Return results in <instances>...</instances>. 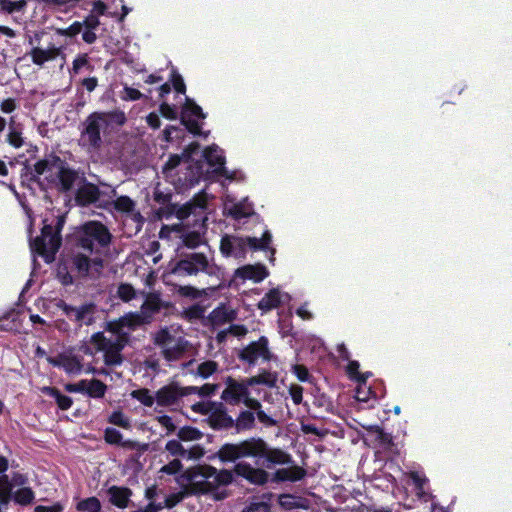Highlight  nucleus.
<instances>
[{
  "label": "nucleus",
  "mask_w": 512,
  "mask_h": 512,
  "mask_svg": "<svg viewBox=\"0 0 512 512\" xmlns=\"http://www.w3.org/2000/svg\"><path fill=\"white\" fill-rule=\"evenodd\" d=\"M183 468V465L179 459H173L168 464L161 468V472L167 475H175L179 473Z\"/></svg>",
  "instance_id": "59"
},
{
  "label": "nucleus",
  "mask_w": 512,
  "mask_h": 512,
  "mask_svg": "<svg viewBox=\"0 0 512 512\" xmlns=\"http://www.w3.org/2000/svg\"><path fill=\"white\" fill-rule=\"evenodd\" d=\"M206 115L202 108L194 100L186 97L180 113V123L185 129L194 136L205 135L199 119H205Z\"/></svg>",
  "instance_id": "10"
},
{
  "label": "nucleus",
  "mask_w": 512,
  "mask_h": 512,
  "mask_svg": "<svg viewBox=\"0 0 512 512\" xmlns=\"http://www.w3.org/2000/svg\"><path fill=\"white\" fill-rule=\"evenodd\" d=\"M7 142L14 148L22 147L24 144L22 133L14 129L11 130L7 135Z\"/></svg>",
  "instance_id": "61"
},
{
  "label": "nucleus",
  "mask_w": 512,
  "mask_h": 512,
  "mask_svg": "<svg viewBox=\"0 0 512 512\" xmlns=\"http://www.w3.org/2000/svg\"><path fill=\"white\" fill-rule=\"evenodd\" d=\"M206 421L209 427L215 431L233 429V418L227 413V409L222 403L217 404Z\"/></svg>",
  "instance_id": "16"
},
{
  "label": "nucleus",
  "mask_w": 512,
  "mask_h": 512,
  "mask_svg": "<svg viewBox=\"0 0 512 512\" xmlns=\"http://www.w3.org/2000/svg\"><path fill=\"white\" fill-rule=\"evenodd\" d=\"M218 364L215 361L208 360L199 364L197 374L206 379L217 371Z\"/></svg>",
  "instance_id": "48"
},
{
  "label": "nucleus",
  "mask_w": 512,
  "mask_h": 512,
  "mask_svg": "<svg viewBox=\"0 0 512 512\" xmlns=\"http://www.w3.org/2000/svg\"><path fill=\"white\" fill-rule=\"evenodd\" d=\"M410 479L412 480V483L415 486V489L417 491V494L419 496H423L425 494V486L428 483V479L424 475H420L418 472H411L410 473Z\"/></svg>",
  "instance_id": "51"
},
{
  "label": "nucleus",
  "mask_w": 512,
  "mask_h": 512,
  "mask_svg": "<svg viewBox=\"0 0 512 512\" xmlns=\"http://www.w3.org/2000/svg\"><path fill=\"white\" fill-rule=\"evenodd\" d=\"M165 450L172 456L186 457V449L179 440H169L165 445Z\"/></svg>",
  "instance_id": "47"
},
{
  "label": "nucleus",
  "mask_w": 512,
  "mask_h": 512,
  "mask_svg": "<svg viewBox=\"0 0 512 512\" xmlns=\"http://www.w3.org/2000/svg\"><path fill=\"white\" fill-rule=\"evenodd\" d=\"M177 436L180 441H195L203 437V433L192 426H184L178 430Z\"/></svg>",
  "instance_id": "41"
},
{
  "label": "nucleus",
  "mask_w": 512,
  "mask_h": 512,
  "mask_svg": "<svg viewBox=\"0 0 512 512\" xmlns=\"http://www.w3.org/2000/svg\"><path fill=\"white\" fill-rule=\"evenodd\" d=\"M149 322L146 321V318L142 313H129L119 319V326L120 327H127L129 329H136L137 327L148 324Z\"/></svg>",
  "instance_id": "35"
},
{
  "label": "nucleus",
  "mask_w": 512,
  "mask_h": 512,
  "mask_svg": "<svg viewBox=\"0 0 512 512\" xmlns=\"http://www.w3.org/2000/svg\"><path fill=\"white\" fill-rule=\"evenodd\" d=\"M83 31V23L75 21L69 27L62 30V35L66 37H75L78 34L83 33Z\"/></svg>",
  "instance_id": "64"
},
{
  "label": "nucleus",
  "mask_w": 512,
  "mask_h": 512,
  "mask_svg": "<svg viewBox=\"0 0 512 512\" xmlns=\"http://www.w3.org/2000/svg\"><path fill=\"white\" fill-rule=\"evenodd\" d=\"M253 207L251 204H247L245 201H241L233 204L228 209V215L235 220H241L248 218L253 214Z\"/></svg>",
  "instance_id": "32"
},
{
  "label": "nucleus",
  "mask_w": 512,
  "mask_h": 512,
  "mask_svg": "<svg viewBox=\"0 0 512 512\" xmlns=\"http://www.w3.org/2000/svg\"><path fill=\"white\" fill-rule=\"evenodd\" d=\"M203 167L200 162H188L185 171L177 173L172 183L178 192H184L197 185L202 177Z\"/></svg>",
  "instance_id": "12"
},
{
  "label": "nucleus",
  "mask_w": 512,
  "mask_h": 512,
  "mask_svg": "<svg viewBox=\"0 0 512 512\" xmlns=\"http://www.w3.org/2000/svg\"><path fill=\"white\" fill-rule=\"evenodd\" d=\"M85 236L89 237L92 244L95 243L101 247L106 248L111 244L112 234L108 227L100 221H87L81 225Z\"/></svg>",
  "instance_id": "14"
},
{
  "label": "nucleus",
  "mask_w": 512,
  "mask_h": 512,
  "mask_svg": "<svg viewBox=\"0 0 512 512\" xmlns=\"http://www.w3.org/2000/svg\"><path fill=\"white\" fill-rule=\"evenodd\" d=\"M220 251L223 256L229 257L234 252V236L224 235L220 241Z\"/></svg>",
  "instance_id": "53"
},
{
  "label": "nucleus",
  "mask_w": 512,
  "mask_h": 512,
  "mask_svg": "<svg viewBox=\"0 0 512 512\" xmlns=\"http://www.w3.org/2000/svg\"><path fill=\"white\" fill-rule=\"evenodd\" d=\"M203 157L206 162L212 166L216 167L215 172L221 176H227V169L225 168V157L222 155V150L216 146L212 145L204 149Z\"/></svg>",
  "instance_id": "19"
},
{
  "label": "nucleus",
  "mask_w": 512,
  "mask_h": 512,
  "mask_svg": "<svg viewBox=\"0 0 512 512\" xmlns=\"http://www.w3.org/2000/svg\"><path fill=\"white\" fill-rule=\"evenodd\" d=\"M43 391L48 396L54 398L59 409L68 410L71 408L73 404L72 398L62 394L56 387H45Z\"/></svg>",
  "instance_id": "30"
},
{
  "label": "nucleus",
  "mask_w": 512,
  "mask_h": 512,
  "mask_svg": "<svg viewBox=\"0 0 512 512\" xmlns=\"http://www.w3.org/2000/svg\"><path fill=\"white\" fill-rule=\"evenodd\" d=\"M237 357L241 362L247 363L249 366H255L260 358L263 361H271L273 353L269 348L268 338L261 336L258 340L250 342L238 352Z\"/></svg>",
  "instance_id": "9"
},
{
  "label": "nucleus",
  "mask_w": 512,
  "mask_h": 512,
  "mask_svg": "<svg viewBox=\"0 0 512 512\" xmlns=\"http://www.w3.org/2000/svg\"><path fill=\"white\" fill-rule=\"evenodd\" d=\"M256 427L255 414L250 410H242L236 419H233V429L236 434L251 431Z\"/></svg>",
  "instance_id": "22"
},
{
  "label": "nucleus",
  "mask_w": 512,
  "mask_h": 512,
  "mask_svg": "<svg viewBox=\"0 0 512 512\" xmlns=\"http://www.w3.org/2000/svg\"><path fill=\"white\" fill-rule=\"evenodd\" d=\"M177 293L181 297L190 298V299H198V298H201L205 294L204 290H199L196 287L191 286V285L179 286L177 288Z\"/></svg>",
  "instance_id": "44"
},
{
  "label": "nucleus",
  "mask_w": 512,
  "mask_h": 512,
  "mask_svg": "<svg viewBox=\"0 0 512 512\" xmlns=\"http://www.w3.org/2000/svg\"><path fill=\"white\" fill-rule=\"evenodd\" d=\"M282 303V293L278 288L270 289L263 298L258 302L257 306L262 312L266 313L278 308Z\"/></svg>",
  "instance_id": "24"
},
{
  "label": "nucleus",
  "mask_w": 512,
  "mask_h": 512,
  "mask_svg": "<svg viewBox=\"0 0 512 512\" xmlns=\"http://www.w3.org/2000/svg\"><path fill=\"white\" fill-rule=\"evenodd\" d=\"M90 344L96 349V352H103V360L106 366H119L123 363L122 347L112 343V339L107 338L104 332H96L90 337Z\"/></svg>",
  "instance_id": "8"
},
{
  "label": "nucleus",
  "mask_w": 512,
  "mask_h": 512,
  "mask_svg": "<svg viewBox=\"0 0 512 512\" xmlns=\"http://www.w3.org/2000/svg\"><path fill=\"white\" fill-rule=\"evenodd\" d=\"M58 55L59 48L54 46L46 50L34 47L30 51L32 62L38 66H42L45 62L55 59Z\"/></svg>",
  "instance_id": "27"
},
{
  "label": "nucleus",
  "mask_w": 512,
  "mask_h": 512,
  "mask_svg": "<svg viewBox=\"0 0 512 512\" xmlns=\"http://www.w3.org/2000/svg\"><path fill=\"white\" fill-rule=\"evenodd\" d=\"M234 463L232 470L221 469L217 470L215 480L216 489L219 486H227L234 481V475L247 481L251 485L265 486L269 483V472L263 468L253 466L245 459L237 460Z\"/></svg>",
  "instance_id": "6"
},
{
  "label": "nucleus",
  "mask_w": 512,
  "mask_h": 512,
  "mask_svg": "<svg viewBox=\"0 0 512 512\" xmlns=\"http://www.w3.org/2000/svg\"><path fill=\"white\" fill-rule=\"evenodd\" d=\"M163 140L166 142H172L174 137L173 134L175 133V138L180 139L183 137L184 130L180 126L175 125H168L163 130Z\"/></svg>",
  "instance_id": "55"
},
{
  "label": "nucleus",
  "mask_w": 512,
  "mask_h": 512,
  "mask_svg": "<svg viewBox=\"0 0 512 512\" xmlns=\"http://www.w3.org/2000/svg\"><path fill=\"white\" fill-rule=\"evenodd\" d=\"M107 493L109 495V502L117 508L124 509L128 507L132 490L124 486H111Z\"/></svg>",
  "instance_id": "21"
},
{
  "label": "nucleus",
  "mask_w": 512,
  "mask_h": 512,
  "mask_svg": "<svg viewBox=\"0 0 512 512\" xmlns=\"http://www.w3.org/2000/svg\"><path fill=\"white\" fill-rule=\"evenodd\" d=\"M54 168L57 169L56 185L59 192H70L74 188L77 181L81 182L82 176H80L79 170L71 167L64 159H62L54 152L46 154L43 159L38 160L34 164L32 170H30V166L25 163V172L21 174V177L28 181L37 182L41 175L46 172H51Z\"/></svg>",
  "instance_id": "4"
},
{
  "label": "nucleus",
  "mask_w": 512,
  "mask_h": 512,
  "mask_svg": "<svg viewBox=\"0 0 512 512\" xmlns=\"http://www.w3.org/2000/svg\"><path fill=\"white\" fill-rule=\"evenodd\" d=\"M200 150V144L198 142H191L188 146H186L182 152V156L184 157V162L188 163L192 160L194 154H197Z\"/></svg>",
  "instance_id": "62"
},
{
  "label": "nucleus",
  "mask_w": 512,
  "mask_h": 512,
  "mask_svg": "<svg viewBox=\"0 0 512 512\" xmlns=\"http://www.w3.org/2000/svg\"><path fill=\"white\" fill-rule=\"evenodd\" d=\"M183 244L187 248L195 249L202 243V238L199 232L191 231L183 235Z\"/></svg>",
  "instance_id": "50"
},
{
  "label": "nucleus",
  "mask_w": 512,
  "mask_h": 512,
  "mask_svg": "<svg viewBox=\"0 0 512 512\" xmlns=\"http://www.w3.org/2000/svg\"><path fill=\"white\" fill-rule=\"evenodd\" d=\"M82 185L76 190L75 193V201L80 207H88L92 204H97L100 200V188L92 183L87 181L84 174L81 177Z\"/></svg>",
  "instance_id": "15"
},
{
  "label": "nucleus",
  "mask_w": 512,
  "mask_h": 512,
  "mask_svg": "<svg viewBox=\"0 0 512 512\" xmlns=\"http://www.w3.org/2000/svg\"><path fill=\"white\" fill-rule=\"evenodd\" d=\"M108 422L124 429L130 428V421L121 410L113 411L108 418Z\"/></svg>",
  "instance_id": "45"
},
{
  "label": "nucleus",
  "mask_w": 512,
  "mask_h": 512,
  "mask_svg": "<svg viewBox=\"0 0 512 512\" xmlns=\"http://www.w3.org/2000/svg\"><path fill=\"white\" fill-rule=\"evenodd\" d=\"M184 161V157L178 154H172L169 156L168 160L164 164L162 168V173L167 179H175L177 177V173H175V169L180 166V164Z\"/></svg>",
  "instance_id": "34"
},
{
  "label": "nucleus",
  "mask_w": 512,
  "mask_h": 512,
  "mask_svg": "<svg viewBox=\"0 0 512 512\" xmlns=\"http://www.w3.org/2000/svg\"><path fill=\"white\" fill-rule=\"evenodd\" d=\"M156 402L160 406H171L180 399L179 385L176 383L161 387L155 394Z\"/></svg>",
  "instance_id": "20"
},
{
  "label": "nucleus",
  "mask_w": 512,
  "mask_h": 512,
  "mask_svg": "<svg viewBox=\"0 0 512 512\" xmlns=\"http://www.w3.org/2000/svg\"><path fill=\"white\" fill-rule=\"evenodd\" d=\"M236 273L243 279H249L255 282H261L268 276V271L262 264L245 265L238 268Z\"/></svg>",
  "instance_id": "23"
},
{
  "label": "nucleus",
  "mask_w": 512,
  "mask_h": 512,
  "mask_svg": "<svg viewBox=\"0 0 512 512\" xmlns=\"http://www.w3.org/2000/svg\"><path fill=\"white\" fill-rule=\"evenodd\" d=\"M247 381L250 387L255 385H265L272 388L276 385L277 376L268 370L262 369L258 375L247 378Z\"/></svg>",
  "instance_id": "29"
},
{
  "label": "nucleus",
  "mask_w": 512,
  "mask_h": 512,
  "mask_svg": "<svg viewBox=\"0 0 512 512\" xmlns=\"http://www.w3.org/2000/svg\"><path fill=\"white\" fill-rule=\"evenodd\" d=\"M170 273L179 277L196 276L199 273L214 275L216 266L210 264L206 254L202 252L180 253L178 258L169 264Z\"/></svg>",
  "instance_id": "7"
},
{
  "label": "nucleus",
  "mask_w": 512,
  "mask_h": 512,
  "mask_svg": "<svg viewBox=\"0 0 512 512\" xmlns=\"http://www.w3.org/2000/svg\"><path fill=\"white\" fill-rule=\"evenodd\" d=\"M65 222V214L56 216L55 223H48V219H44L41 235L30 241L31 251L41 256L47 264L55 260L56 254L62 245L61 232Z\"/></svg>",
  "instance_id": "5"
},
{
  "label": "nucleus",
  "mask_w": 512,
  "mask_h": 512,
  "mask_svg": "<svg viewBox=\"0 0 512 512\" xmlns=\"http://www.w3.org/2000/svg\"><path fill=\"white\" fill-rule=\"evenodd\" d=\"M119 446H121L125 449H129V450H138L140 452H144L148 449V444L140 443L138 441H134L131 439H127V440L122 439Z\"/></svg>",
  "instance_id": "60"
},
{
  "label": "nucleus",
  "mask_w": 512,
  "mask_h": 512,
  "mask_svg": "<svg viewBox=\"0 0 512 512\" xmlns=\"http://www.w3.org/2000/svg\"><path fill=\"white\" fill-rule=\"evenodd\" d=\"M221 462H235L251 458L260 468L272 469L275 466L287 465L269 473V482H297L307 475L306 469L297 465L291 454L279 447H272L262 437H249L234 443H224L213 455Z\"/></svg>",
  "instance_id": "1"
},
{
  "label": "nucleus",
  "mask_w": 512,
  "mask_h": 512,
  "mask_svg": "<svg viewBox=\"0 0 512 512\" xmlns=\"http://www.w3.org/2000/svg\"><path fill=\"white\" fill-rule=\"evenodd\" d=\"M107 391V385L98 379H86V389L85 394H87L91 398H102L104 397L105 393Z\"/></svg>",
  "instance_id": "33"
},
{
  "label": "nucleus",
  "mask_w": 512,
  "mask_h": 512,
  "mask_svg": "<svg viewBox=\"0 0 512 512\" xmlns=\"http://www.w3.org/2000/svg\"><path fill=\"white\" fill-rule=\"evenodd\" d=\"M48 362L54 367L63 368L68 374H80L83 368L82 358L76 355L61 353L57 357H49Z\"/></svg>",
  "instance_id": "18"
},
{
  "label": "nucleus",
  "mask_w": 512,
  "mask_h": 512,
  "mask_svg": "<svg viewBox=\"0 0 512 512\" xmlns=\"http://www.w3.org/2000/svg\"><path fill=\"white\" fill-rule=\"evenodd\" d=\"M67 239L74 248L83 249L90 254L94 252V245L89 237L84 235L81 225L76 227L74 232L70 234Z\"/></svg>",
  "instance_id": "25"
},
{
  "label": "nucleus",
  "mask_w": 512,
  "mask_h": 512,
  "mask_svg": "<svg viewBox=\"0 0 512 512\" xmlns=\"http://www.w3.org/2000/svg\"><path fill=\"white\" fill-rule=\"evenodd\" d=\"M130 395L146 407H152L156 401V397L151 394L148 388L133 390Z\"/></svg>",
  "instance_id": "38"
},
{
  "label": "nucleus",
  "mask_w": 512,
  "mask_h": 512,
  "mask_svg": "<svg viewBox=\"0 0 512 512\" xmlns=\"http://www.w3.org/2000/svg\"><path fill=\"white\" fill-rule=\"evenodd\" d=\"M101 185L106 189H100V200L97 202V206L106 209L112 205L114 198L117 196V191L115 188L108 184L101 183Z\"/></svg>",
  "instance_id": "37"
},
{
  "label": "nucleus",
  "mask_w": 512,
  "mask_h": 512,
  "mask_svg": "<svg viewBox=\"0 0 512 512\" xmlns=\"http://www.w3.org/2000/svg\"><path fill=\"white\" fill-rule=\"evenodd\" d=\"M117 295L122 301L129 302L135 298L136 292L131 284L121 283L118 286Z\"/></svg>",
  "instance_id": "49"
},
{
  "label": "nucleus",
  "mask_w": 512,
  "mask_h": 512,
  "mask_svg": "<svg viewBox=\"0 0 512 512\" xmlns=\"http://www.w3.org/2000/svg\"><path fill=\"white\" fill-rule=\"evenodd\" d=\"M242 512H271V507L266 502H252Z\"/></svg>",
  "instance_id": "63"
},
{
  "label": "nucleus",
  "mask_w": 512,
  "mask_h": 512,
  "mask_svg": "<svg viewBox=\"0 0 512 512\" xmlns=\"http://www.w3.org/2000/svg\"><path fill=\"white\" fill-rule=\"evenodd\" d=\"M82 23L84 29L82 33L83 41L87 44H93L97 39L94 30L100 25L98 16L93 13L89 14Z\"/></svg>",
  "instance_id": "26"
},
{
  "label": "nucleus",
  "mask_w": 512,
  "mask_h": 512,
  "mask_svg": "<svg viewBox=\"0 0 512 512\" xmlns=\"http://www.w3.org/2000/svg\"><path fill=\"white\" fill-rule=\"evenodd\" d=\"M172 306V303L163 301L159 293H148L141 306V313L146 318V321L150 323L154 315L158 314L162 309H169Z\"/></svg>",
  "instance_id": "17"
},
{
  "label": "nucleus",
  "mask_w": 512,
  "mask_h": 512,
  "mask_svg": "<svg viewBox=\"0 0 512 512\" xmlns=\"http://www.w3.org/2000/svg\"><path fill=\"white\" fill-rule=\"evenodd\" d=\"M26 5V0H0V9L8 14L22 11L25 9Z\"/></svg>",
  "instance_id": "42"
},
{
  "label": "nucleus",
  "mask_w": 512,
  "mask_h": 512,
  "mask_svg": "<svg viewBox=\"0 0 512 512\" xmlns=\"http://www.w3.org/2000/svg\"><path fill=\"white\" fill-rule=\"evenodd\" d=\"M213 325H223L228 322H232L236 318V312L226 307L215 308L209 316Z\"/></svg>",
  "instance_id": "28"
},
{
  "label": "nucleus",
  "mask_w": 512,
  "mask_h": 512,
  "mask_svg": "<svg viewBox=\"0 0 512 512\" xmlns=\"http://www.w3.org/2000/svg\"><path fill=\"white\" fill-rule=\"evenodd\" d=\"M170 81L172 83L173 88L179 94L186 93V85L184 83L183 77L178 73L176 69H172Z\"/></svg>",
  "instance_id": "56"
},
{
  "label": "nucleus",
  "mask_w": 512,
  "mask_h": 512,
  "mask_svg": "<svg viewBox=\"0 0 512 512\" xmlns=\"http://www.w3.org/2000/svg\"><path fill=\"white\" fill-rule=\"evenodd\" d=\"M226 388L222 391L221 399L230 405H239L245 396L250 394L247 379L239 382L228 376L225 380Z\"/></svg>",
  "instance_id": "13"
},
{
  "label": "nucleus",
  "mask_w": 512,
  "mask_h": 512,
  "mask_svg": "<svg viewBox=\"0 0 512 512\" xmlns=\"http://www.w3.org/2000/svg\"><path fill=\"white\" fill-rule=\"evenodd\" d=\"M123 436L121 432L115 428L108 427L104 431V440L111 445H118L121 443Z\"/></svg>",
  "instance_id": "54"
},
{
  "label": "nucleus",
  "mask_w": 512,
  "mask_h": 512,
  "mask_svg": "<svg viewBox=\"0 0 512 512\" xmlns=\"http://www.w3.org/2000/svg\"><path fill=\"white\" fill-rule=\"evenodd\" d=\"M35 499V493L30 487H22L13 493V500L15 503L27 506Z\"/></svg>",
  "instance_id": "36"
},
{
  "label": "nucleus",
  "mask_w": 512,
  "mask_h": 512,
  "mask_svg": "<svg viewBox=\"0 0 512 512\" xmlns=\"http://www.w3.org/2000/svg\"><path fill=\"white\" fill-rule=\"evenodd\" d=\"M376 394L370 387H367V385L358 384L356 390H355V399L358 402H368L371 398L376 399Z\"/></svg>",
  "instance_id": "46"
},
{
  "label": "nucleus",
  "mask_w": 512,
  "mask_h": 512,
  "mask_svg": "<svg viewBox=\"0 0 512 512\" xmlns=\"http://www.w3.org/2000/svg\"><path fill=\"white\" fill-rule=\"evenodd\" d=\"M104 268L101 257L91 258L89 255L71 250L59 259L57 264V278L64 286L73 285L75 277L78 279H97Z\"/></svg>",
  "instance_id": "2"
},
{
  "label": "nucleus",
  "mask_w": 512,
  "mask_h": 512,
  "mask_svg": "<svg viewBox=\"0 0 512 512\" xmlns=\"http://www.w3.org/2000/svg\"><path fill=\"white\" fill-rule=\"evenodd\" d=\"M76 509L80 512H101V503L97 497L92 496L79 501Z\"/></svg>",
  "instance_id": "39"
},
{
  "label": "nucleus",
  "mask_w": 512,
  "mask_h": 512,
  "mask_svg": "<svg viewBox=\"0 0 512 512\" xmlns=\"http://www.w3.org/2000/svg\"><path fill=\"white\" fill-rule=\"evenodd\" d=\"M127 121L126 115L121 110L95 111L90 113L82 123L80 133L81 146L88 152H97L103 145L101 132L123 126Z\"/></svg>",
  "instance_id": "3"
},
{
  "label": "nucleus",
  "mask_w": 512,
  "mask_h": 512,
  "mask_svg": "<svg viewBox=\"0 0 512 512\" xmlns=\"http://www.w3.org/2000/svg\"><path fill=\"white\" fill-rule=\"evenodd\" d=\"M206 207V200L204 195L194 197L192 201L186 203L177 213L179 219H185L191 214L195 213L196 208L204 209Z\"/></svg>",
  "instance_id": "31"
},
{
  "label": "nucleus",
  "mask_w": 512,
  "mask_h": 512,
  "mask_svg": "<svg viewBox=\"0 0 512 512\" xmlns=\"http://www.w3.org/2000/svg\"><path fill=\"white\" fill-rule=\"evenodd\" d=\"M111 206L118 212L131 213L135 209V202L129 196L122 195L116 197Z\"/></svg>",
  "instance_id": "40"
},
{
  "label": "nucleus",
  "mask_w": 512,
  "mask_h": 512,
  "mask_svg": "<svg viewBox=\"0 0 512 512\" xmlns=\"http://www.w3.org/2000/svg\"><path fill=\"white\" fill-rule=\"evenodd\" d=\"M204 313V307L196 303L186 308L182 313V317L187 321L198 320L204 317Z\"/></svg>",
  "instance_id": "43"
},
{
  "label": "nucleus",
  "mask_w": 512,
  "mask_h": 512,
  "mask_svg": "<svg viewBox=\"0 0 512 512\" xmlns=\"http://www.w3.org/2000/svg\"><path fill=\"white\" fill-rule=\"evenodd\" d=\"M194 490L196 491V495H204L210 493L216 489V485L213 482L208 480L195 481L191 483Z\"/></svg>",
  "instance_id": "52"
},
{
  "label": "nucleus",
  "mask_w": 512,
  "mask_h": 512,
  "mask_svg": "<svg viewBox=\"0 0 512 512\" xmlns=\"http://www.w3.org/2000/svg\"><path fill=\"white\" fill-rule=\"evenodd\" d=\"M57 307L62 310L63 314L70 321L75 322L79 327L83 325L90 326L95 322L97 307L96 304L92 302L75 307L61 300L57 304Z\"/></svg>",
  "instance_id": "11"
},
{
  "label": "nucleus",
  "mask_w": 512,
  "mask_h": 512,
  "mask_svg": "<svg viewBox=\"0 0 512 512\" xmlns=\"http://www.w3.org/2000/svg\"><path fill=\"white\" fill-rule=\"evenodd\" d=\"M218 403L216 402H197L192 405V410L196 413L202 414V415H210L212 411L216 408Z\"/></svg>",
  "instance_id": "57"
},
{
  "label": "nucleus",
  "mask_w": 512,
  "mask_h": 512,
  "mask_svg": "<svg viewBox=\"0 0 512 512\" xmlns=\"http://www.w3.org/2000/svg\"><path fill=\"white\" fill-rule=\"evenodd\" d=\"M159 112L164 118L169 120H175L178 118V112L176 107L166 102L160 104Z\"/></svg>",
  "instance_id": "58"
}]
</instances>
